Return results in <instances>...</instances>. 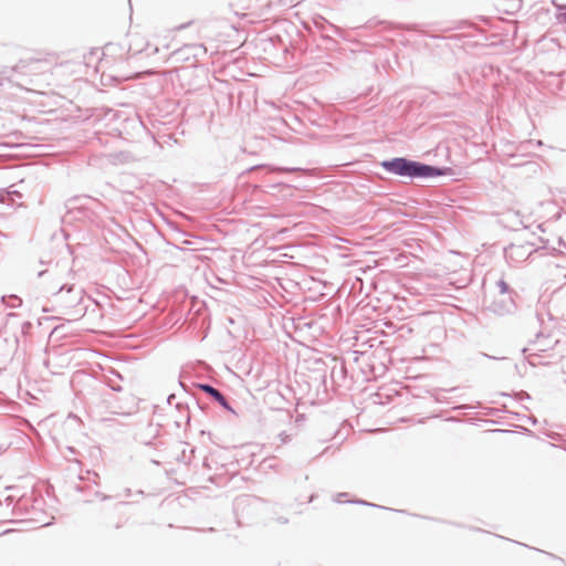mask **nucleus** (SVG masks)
Returning <instances> with one entry per match:
<instances>
[{
  "label": "nucleus",
  "mask_w": 566,
  "mask_h": 566,
  "mask_svg": "<svg viewBox=\"0 0 566 566\" xmlns=\"http://www.w3.org/2000/svg\"><path fill=\"white\" fill-rule=\"evenodd\" d=\"M501 290H502V292L507 291V284L505 282H501Z\"/></svg>",
  "instance_id": "423d86ee"
},
{
  "label": "nucleus",
  "mask_w": 566,
  "mask_h": 566,
  "mask_svg": "<svg viewBox=\"0 0 566 566\" xmlns=\"http://www.w3.org/2000/svg\"><path fill=\"white\" fill-rule=\"evenodd\" d=\"M199 388L210 395L212 398H214L222 407L230 409L228 401L223 397V395L217 390L216 388L211 387L210 385H199Z\"/></svg>",
  "instance_id": "7ed1b4c3"
},
{
  "label": "nucleus",
  "mask_w": 566,
  "mask_h": 566,
  "mask_svg": "<svg viewBox=\"0 0 566 566\" xmlns=\"http://www.w3.org/2000/svg\"><path fill=\"white\" fill-rule=\"evenodd\" d=\"M232 32L235 34V39H222L221 42L231 49H235L241 46L245 40L240 36V33L237 29L233 28Z\"/></svg>",
  "instance_id": "39448f33"
},
{
  "label": "nucleus",
  "mask_w": 566,
  "mask_h": 566,
  "mask_svg": "<svg viewBox=\"0 0 566 566\" xmlns=\"http://www.w3.org/2000/svg\"><path fill=\"white\" fill-rule=\"evenodd\" d=\"M102 55H104V52L103 50L101 49H94L92 50L88 55L86 56V60H87V65H92L94 61H96V63L93 65L94 69L96 71L99 70L101 67V64H102Z\"/></svg>",
  "instance_id": "20e7f679"
},
{
  "label": "nucleus",
  "mask_w": 566,
  "mask_h": 566,
  "mask_svg": "<svg viewBox=\"0 0 566 566\" xmlns=\"http://www.w3.org/2000/svg\"><path fill=\"white\" fill-rule=\"evenodd\" d=\"M382 166L399 176L408 177H433L442 175L443 171L423 164L409 161L405 158H396L390 161H384Z\"/></svg>",
  "instance_id": "f03ea898"
},
{
  "label": "nucleus",
  "mask_w": 566,
  "mask_h": 566,
  "mask_svg": "<svg viewBox=\"0 0 566 566\" xmlns=\"http://www.w3.org/2000/svg\"><path fill=\"white\" fill-rule=\"evenodd\" d=\"M82 290L61 289L53 298L55 310L69 322L77 321L85 314Z\"/></svg>",
  "instance_id": "f257e3e1"
}]
</instances>
